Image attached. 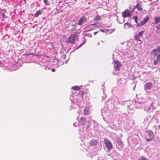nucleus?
Segmentation results:
<instances>
[{
    "label": "nucleus",
    "mask_w": 160,
    "mask_h": 160,
    "mask_svg": "<svg viewBox=\"0 0 160 160\" xmlns=\"http://www.w3.org/2000/svg\"><path fill=\"white\" fill-rule=\"evenodd\" d=\"M151 57L155 65H156L160 62V46L152 51Z\"/></svg>",
    "instance_id": "1"
},
{
    "label": "nucleus",
    "mask_w": 160,
    "mask_h": 160,
    "mask_svg": "<svg viewBox=\"0 0 160 160\" xmlns=\"http://www.w3.org/2000/svg\"><path fill=\"white\" fill-rule=\"evenodd\" d=\"M87 130L83 126L80 128L79 131V134L81 135V137L83 138H85L87 136Z\"/></svg>",
    "instance_id": "2"
},
{
    "label": "nucleus",
    "mask_w": 160,
    "mask_h": 160,
    "mask_svg": "<svg viewBox=\"0 0 160 160\" xmlns=\"http://www.w3.org/2000/svg\"><path fill=\"white\" fill-rule=\"evenodd\" d=\"M135 106L137 108L139 109L143 108V105L145 103V101L142 99H140L135 101Z\"/></svg>",
    "instance_id": "3"
},
{
    "label": "nucleus",
    "mask_w": 160,
    "mask_h": 160,
    "mask_svg": "<svg viewBox=\"0 0 160 160\" xmlns=\"http://www.w3.org/2000/svg\"><path fill=\"white\" fill-rule=\"evenodd\" d=\"M75 96H73V102H72L71 106L73 108H76L77 107H79L80 104V101L77 98H75Z\"/></svg>",
    "instance_id": "4"
},
{
    "label": "nucleus",
    "mask_w": 160,
    "mask_h": 160,
    "mask_svg": "<svg viewBox=\"0 0 160 160\" xmlns=\"http://www.w3.org/2000/svg\"><path fill=\"white\" fill-rule=\"evenodd\" d=\"M147 133L148 137L146 138V141L149 142L151 140H152L154 138V135L153 132L151 130H148L147 132Z\"/></svg>",
    "instance_id": "5"
},
{
    "label": "nucleus",
    "mask_w": 160,
    "mask_h": 160,
    "mask_svg": "<svg viewBox=\"0 0 160 160\" xmlns=\"http://www.w3.org/2000/svg\"><path fill=\"white\" fill-rule=\"evenodd\" d=\"M77 37V35L76 34H74L68 37V39L66 41V43H74L75 42V39Z\"/></svg>",
    "instance_id": "6"
},
{
    "label": "nucleus",
    "mask_w": 160,
    "mask_h": 160,
    "mask_svg": "<svg viewBox=\"0 0 160 160\" xmlns=\"http://www.w3.org/2000/svg\"><path fill=\"white\" fill-rule=\"evenodd\" d=\"M80 112L82 114H83L84 115H87L90 112L89 108L88 107H86L85 108H82L81 109L79 110L78 111V113H79Z\"/></svg>",
    "instance_id": "7"
},
{
    "label": "nucleus",
    "mask_w": 160,
    "mask_h": 160,
    "mask_svg": "<svg viewBox=\"0 0 160 160\" xmlns=\"http://www.w3.org/2000/svg\"><path fill=\"white\" fill-rule=\"evenodd\" d=\"M145 32V30L144 29L142 31L139 32L138 33L135 35V38L137 41H139L140 43H141V40H140V38L141 37Z\"/></svg>",
    "instance_id": "8"
},
{
    "label": "nucleus",
    "mask_w": 160,
    "mask_h": 160,
    "mask_svg": "<svg viewBox=\"0 0 160 160\" xmlns=\"http://www.w3.org/2000/svg\"><path fill=\"white\" fill-rule=\"evenodd\" d=\"M149 19V17L148 16H146L143 19L140 23L138 24L136 27L143 26L148 22Z\"/></svg>",
    "instance_id": "9"
},
{
    "label": "nucleus",
    "mask_w": 160,
    "mask_h": 160,
    "mask_svg": "<svg viewBox=\"0 0 160 160\" xmlns=\"http://www.w3.org/2000/svg\"><path fill=\"white\" fill-rule=\"evenodd\" d=\"M104 142L108 151H109L112 148V145L111 143L108 139H105L104 140Z\"/></svg>",
    "instance_id": "10"
},
{
    "label": "nucleus",
    "mask_w": 160,
    "mask_h": 160,
    "mask_svg": "<svg viewBox=\"0 0 160 160\" xmlns=\"http://www.w3.org/2000/svg\"><path fill=\"white\" fill-rule=\"evenodd\" d=\"M87 22V18L85 16H83L79 21L78 24L80 25H83Z\"/></svg>",
    "instance_id": "11"
},
{
    "label": "nucleus",
    "mask_w": 160,
    "mask_h": 160,
    "mask_svg": "<svg viewBox=\"0 0 160 160\" xmlns=\"http://www.w3.org/2000/svg\"><path fill=\"white\" fill-rule=\"evenodd\" d=\"M153 84L151 82H148L144 85V89L145 91L151 89L152 88Z\"/></svg>",
    "instance_id": "12"
},
{
    "label": "nucleus",
    "mask_w": 160,
    "mask_h": 160,
    "mask_svg": "<svg viewBox=\"0 0 160 160\" xmlns=\"http://www.w3.org/2000/svg\"><path fill=\"white\" fill-rule=\"evenodd\" d=\"M114 62V68L116 70H119L122 67V65L120 62L118 61H115Z\"/></svg>",
    "instance_id": "13"
},
{
    "label": "nucleus",
    "mask_w": 160,
    "mask_h": 160,
    "mask_svg": "<svg viewBox=\"0 0 160 160\" xmlns=\"http://www.w3.org/2000/svg\"><path fill=\"white\" fill-rule=\"evenodd\" d=\"M122 16L124 18L129 17L131 16V12L129 10H125L122 12Z\"/></svg>",
    "instance_id": "14"
},
{
    "label": "nucleus",
    "mask_w": 160,
    "mask_h": 160,
    "mask_svg": "<svg viewBox=\"0 0 160 160\" xmlns=\"http://www.w3.org/2000/svg\"><path fill=\"white\" fill-rule=\"evenodd\" d=\"M135 8L139 11H142L143 10L142 5L140 4L139 3H138L136 5L135 7H134L133 9L132 10V12L134 10Z\"/></svg>",
    "instance_id": "15"
},
{
    "label": "nucleus",
    "mask_w": 160,
    "mask_h": 160,
    "mask_svg": "<svg viewBox=\"0 0 160 160\" xmlns=\"http://www.w3.org/2000/svg\"><path fill=\"white\" fill-rule=\"evenodd\" d=\"M87 119L84 118L82 117L80 118L79 121V124L80 125H83L85 124L86 123Z\"/></svg>",
    "instance_id": "16"
},
{
    "label": "nucleus",
    "mask_w": 160,
    "mask_h": 160,
    "mask_svg": "<svg viewBox=\"0 0 160 160\" xmlns=\"http://www.w3.org/2000/svg\"><path fill=\"white\" fill-rule=\"evenodd\" d=\"M98 142L97 140H92L89 142V144L92 146H96Z\"/></svg>",
    "instance_id": "17"
},
{
    "label": "nucleus",
    "mask_w": 160,
    "mask_h": 160,
    "mask_svg": "<svg viewBox=\"0 0 160 160\" xmlns=\"http://www.w3.org/2000/svg\"><path fill=\"white\" fill-rule=\"evenodd\" d=\"M132 27V25L131 23L129 24L128 22L125 23L124 24V27L125 29L130 28Z\"/></svg>",
    "instance_id": "18"
},
{
    "label": "nucleus",
    "mask_w": 160,
    "mask_h": 160,
    "mask_svg": "<svg viewBox=\"0 0 160 160\" xmlns=\"http://www.w3.org/2000/svg\"><path fill=\"white\" fill-rule=\"evenodd\" d=\"M117 143L119 146V147H117V148L120 149H122L123 147L122 141L120 140H118L117 141Z\"/></svg>",
    "instance_id": "19"
},
{
    "label": "nucleus",
    "mask_w": 160,
    "mask_h": 160,
    "mask_svg": "<svg viewBox=\"0 0 160 160\" xmlns=\"http://www.w3.org/2000/svg\"><path fill=\"white\" fill-rule=\"evenodd\" d=\"M155 22L154 24H157L160 23V17H156L154 18Z\"/></svg>",
    "instance_id": "20"
},
{
    "label": "nucleus",
    "mask_w": 160,
    "mask_h": 160,
    "mask_svg": "<svg viewBox=\"0 0 160 160\" xmlns=\"http://www.w3.org/2000/svg\"><path fill=\"white\" fill-rule=\"evenodd\" d=\"M72 88L73 89L75 90L80 91L81 89V88L78 86L72 87Z\"/></svg>",
    "instance_id": "21"
},
{
    "label": "nucleus",
    "mask_w": 160,
    "mask_h": 160,
    "mask_svg": "<svg viewBox=\"0 0 160 160\" xmlns=\"http://www.w3.org/2000/svg\"><path fill=\"white\" fill-rule=\"evenodd\" d=\"M42 13L40 10L37 11L34 14V16L35 17H37L39 15L41 14Z\"/></svg>",
    "instance_id": "22"
},
{
    "label": "nucleus",
    "mask_w": 160,
    "mask_h": 160,
    "mask_svg": "<svg viewBox=\"0 0 160 160\" xmlns=\"http://www.w3.org/2000/svg\"><path fill=\"white\" fill-rule=\"evenodd\" d=\"M133 19H134L135 22L137 24V25L138 24V17L137 16H135L133 18Z\"/></svg>",
    "instance_id": "23"
},
{
    "label": "nucleus",
    "mask_w": 160,
    "mask_h": 160,
    "mask_svg": "<svg viewBox=\"0 0 160 160\" xmlns=\"http://www.w3.org/2000/svg\"><path fill=\"white\" fill-rule=\"evenodd\" d=\"M156 28L157 30L156 31V32L158 33V32H160V23L156 26Z\"/></svg>",
    "instance_id": "24"
},
{
    "label": "nucleus",
    "mask_w": 160,
    "mask_h": 160,
    "mask_svg": "<svg viewBox=\"0 0 160 160\" xmlns=\"http://www.w3.org/2000/svg\"><path fill=\"white\" fill-rule=\"evenodd\" d=\"M101 19L100 16L98 15L97 16L95 17L93 19V20L98 21Z\"/></svg>",
    "instance_id": "25"
},
{
    "label": "nucleus",
    "mask_w": 160,
    "mask_h": 160,
    "mask_svg": "<svg viewBox=\"0 0 160 160\" xmlns=\"http://www.w3.org/2000/svg\"><path fill=\"white\" fill-rule=\"evenodd\" d=\"M139 160H148V159L143 156H141L139 157Z\"/></svg>",
    "instance_id": "26"
},
{
    "label": "nucleus",
    "mask_w": 160,
    "mask_h": 160,
    "mask_svg": "<svg viewBox=\"0 0 160 160\" xmlns=\"http://www.w3.org/2000/svg\"><path fill=\"white\" fill-rule=\"evenodd\" d=\"M105 109V108H104L103 109L101 110V112L102 113V115H103L104 114L105 115H106L107 114V112L106 113L105 112H104Z\"/></svg>",
    "instance_id": "27"
},
{
    "label": "nucleus",
    "mask_w": 160,
    "mask_h": 160,
    "mask_svg": "<svg viewBox=\"0 0 160 160\" xmlns=\"http://www.w3.org/2000/svg\"><path fill=\"white\" fill-rule=\"evenodd\" d=\"M44 3L47 5H49L50 4L48 0H43Z\"/></svg>",
    "instance_id": "28"
},
{
    "label": "nucleus",
    "mask_w": 160,
    "mask_h": 160,
    "mask_svg": "<svg viewBox=\"0 0 160 160\" xmlns=\"http://www.w3.org/2000/svg\"><path fill=\"white\" fill-rule=\"evenodd\" d=\"M33 55V53H26V57H29V55Z\"/></svg>",
    "instance_id": "29"
},
{
    "label": "nucleus",
    "mask_w": 160,
    "mask_h": 160,
    "mask_svg": "<svg viewBox=\"0 0 160 160\" xmlns=\"http://www.w3.org/2000/svg\"><path fill=\"white\" fill-rule=\"evenodd\" d=\"M85 42H83L82 43V44H81L78 47V48H80V47H81L82 45H83V44H85Z\"/></svg>",
    "instance_id": "30"
},
{
    "label": "nucleus",
    "mask_w": 160,
    "mask_h": 160,
    "mask_svg": "<svg viewBox=\"0 0 160 160\" xmlns=\"http://www.w3.org/2000/svg\"><path fill=\"white\" fill-rule=\"evenodd\" d=\"M96 25H97V23H95L94 24H91L90 25H91V26L94 25V26H95V27H97V26H96Z\"/></svg>",
    "instance_id": "31"
},
{
    "label": "nucleus",
    "mask_w": 160,
    "mask_h": 160,
    "mask_svg": "<svg viewBox=\"0 0 160 160\" xmlns=\"http://www.w3.org/2000/svg\"><path fill=\"white\" fill-rule=\"evenodd\" d=\"M106 97V95H105L104 94V96H103L102 97V98H103V99H102V100H103V98H105Z\"/></svg>",
    "instance_id": "32"
},
{
    "label": "nucleus",
    "mask_w": 160,
    "mask_h": 160,
    "mask_svg": "<svg viewBox=\"0 0 160 160\" xmlns=\"http://www.w3.org/2000/svg\"><path fill=\"white\" fill-rule=\"evenodd\" d=\"M98 32H95L94 33V35H95L96 34H97L98 33Z\"/></svg>",
    "instance_id": "33"
},
{
    "label": "nucleus",
    "mask_w": 160,
    "mask_h": 160,
    "mask_svg": "<svg viewBox=\"0 0 160 160\" xmlns=\"http://www.w3.org/2000/svg\"><path fill=\"white\" fill-rule=\"evenodd\" d=\"M52 71L53 72H54L55 71V70L54 69H52Z\"/></svg>",
    "instance_id": "34"
},
{
    "label": "nucleus",
    "mask_w": 160,
    "mask_h": 160,
    "mask_svg": "<svg viewBox=\"0 0 160 160\" xmlns=\"http://www.w3.org/2000/svg\"><path fill=\"white\" fill-rule=\"evenodd\" d=\"M65 55H63L62 56V58H63L64 57H65Z\"/></svg>",
    "instance_id": "35"
},
{
    "label": "nucleus",
    "mask_w": 160,
    "mask_h": 160,
    "mask_svg": "<svg viewBox=\"0 0 160 160\" xmlns=\"http://www.w3.org/2000/svg\"><path fill=\"white\" fill-rule=\"evenodd\" d=\"M144 109H145V110L146 111H147V110L145 108H144Z\"/></svg>",
    "instance_id": "36"
},
{
    "label": "nucleus",
    "mask_w": 160,
    "mask_h": 160,
    "mask_svg": "<svg viewBox=\"0 0 160 160\" xmlns=\"http://www.w3.org/2000/svg\"><path fill=\"white\" fill-rule=\"evenodd\" d=\"M158 127H159V128L160 130V125Z\"/></svg>",
    "instance_id": "37"
},
{
    "label": "nucleus",
    "mask_w": 160,
    "mask_h": 160,
    "mask_svg": "<svg viewBox=\"0 0 160 160\" xmlns=\"http://www.w3.org/2000/svg\"><path fill=\"white\" fill-rule=\"evenodd\" d=\"M99 42H98V45H99Z\"/></svg>",
    "instance_id": "38"
},
{
    "label": "nucleus",
    "mask_w": 160,
    "mask_h": 160,
    "mask_svg": "<svg viewBox=\"0 0 160 160\" xmlns=\"http://www.w3.org/2000/svg\"><path fill=\"white\" fill-rule=\"evenodd\" d=\"M34 55H36V56H38V55H36V54H34Z\"/></svg>",
    "instance_id": "39"
}]
</instances>
